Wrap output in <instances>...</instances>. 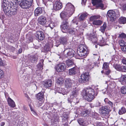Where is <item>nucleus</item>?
Wrapping results in <instances>:
<instances>
[{
  "label": "nucleus",
  "instance_id": "1",
  "mask_svg": "<svg viewBox=\"0 0 126 126\" xmlns=\"http://www.w3.org/2000/svg\"><path fill=\"white\" fill-rule=\"evenodd\" d=\"M98 89L97 87L92 86V88H87L82 91V96L84 99L89 102L92 101L96 94H95V90Z\"/></svg>",
  "mask_w": 126,
  "mask_h": 126
},
{
  "label": "nucleus",
  "instance_id": "2",
  "mask_svg": "<svg viewBox=\"0 0 126 126\" xmlns=\"http://www.w3.org/2000/svg\"><path fill=\"white\" fill-rule=\"evenodd\" d=\"M88 53V49L86 45H80L79 46L77 52V55L79 56L78 58L80 59L79 57L86 56Z\"/></svg>",
  "mask_w": 126,
  "mask_h": 126
},
{
  "label": "nucleus",
  "instance_id": "3",
  "mask_svg": "<svg viewBox=\"0 0 126 126\" xmlns=\"http://www.w3.org/2000/svg\"><path fill=\"white\" fill-rule=\"evenodd\" d=\"M19 6L23 9L28 8L32 4L33 0H16Z\"/></svg>",
  "mask_w": 126,
  "mask_h": 126
},
{
  "label": "nucleus",
  "instance_id": "4",
  "mask_svg": "<svg viewBox=\"0 0 126 126\" xmlns=\"http://www.w3.org/2000/svg\"><path fill=\"white\" fill-rule=\"evenodd\" d=\"M99 37L100 38H101L102 39L100 40V42H97V38L94 35L90 37L89 39V40L92 41L93 43L97 44L99 46H103L105 45L106 42V40L101 36H100Z\"/></svg>",
  "mask_w": 126,
  "mask_h": 126
},
{
  "label": "nucleus",
  "instance_id": "5",
  "mask_svg": "<svg viewBox=\"0 0 126 126\" xmlns=\"http://www.w3.org/2000/svg\"><path fill=\"white\" fill-rule=\"evenodd\" d=\"M64 10L69 14L71 13V15L73 14L75 10L74 6L70 3H68L66 4Z\"/></svg>",
  "mask_w": 126,
  "mask_h": 126
},
{
  "label": "nucleus",
  "instance_id": "6",
  "mask_svg": "<svg viewBox=\"0 0 126 126\" xmlns=\"http://www.w3.org/2000/svg\"><path fill=\"white\" fill-rule=\"evenodd\" d=\"M71 13L70 14H69V13L64 10L61 13L60 16L63 21H67L69 17L72 16L71 15L72 13Z\"/></svg>",
  "mask_w": 126,
  "mask_h": 126
},
{
  "label": "nucleus",
  "instance_id": "7",
  "mask_svg": "<svg viewBox=\"0 0 126 126\" xmlns=\"http://www.w3.org/2000/svg\"><path fill=\"white\" fill-rule=\"evenodd\" d=\"M89 76L88 73H84L82 74L79 79V82L82 83L86 82L88 80Z\"/></svg>",
  "mask_w": 126,
  "mask_h": 126
},
{
  "label": "nucleus",
  "instance_id": "8",
  "mask_svg": "<svg viewBox=\"0 0 126 126\" xmlns=\"http://www.w3.org/2000/svg\"><path fill=\"white\" fill-rule=\"evenodd\" d=\"M92 2L94 5H95L97 7L104 9L103 4L102 3V0H92Z\"/></svg>",
  "mask_w": 126,
  "mask_h": 126
},
{
  "label": "nucleus",
  "instance_id": "9",
  "mask_svg": "<svg viewBox=\"0 0 126 126\" xmlns=\"http://www.w3.org/2000/svg\"><path fill=\"white\" fill-rule=\"evenodd\" d=\"M107 15L111 21L114 20L116 17V13L114 11L112 10H109L107 12Z\"/></svg>",
  "mask_w": 126,
  "mask_h": 126
},
{
  "label": "nucleus",
  "instance_id": "10",
  "mask_svg": "<svg viewBox=\"0 0 126 126\" xmlns=\"http://www.w3.org/2000/svg\"><path fill=\"white\" fill-rule=\"evenodd\" d=\"M66 68V66L65 64L61 63L59 64L56 67V70L58 72H61L64 71Z\"/></svg>",
  "mask_w": 126,
  "mask_h": 126
},
{
  "label": "nucleus",
  "instance_id": "11",
  "mask_svg": "<svg viewBox=\"0 0 126 126\" xmlns=\"http://www.w3.org/2000/svg\"><path fill=\"white\" fill-rule=\"evenodd\" d=\"M113 66L117 70L123 72H126V66L116 64L114 65Z\"/></svg>",
  "mask_w": 126,
  "mask_h": 126
},
{
  "label": "nucleus",
  "instance_id": "12",
  "mask_svg": "<svg viewBox=\"0 0 126 126\" xmlns=\"http://www.w3.org/2000/svg\"><path fill=\"white\" fill-rule=\"evenodd\" d=\"M74 83V81L69 79H66L65 80V84L66 87L68 89L71 88Z\"/></svg>",
  "mask_w": 126,
  "mask_h": 126
},
{
  "label": "nucleus",
  "instance_id": "13",
  "mask_svg": "<svg viewBox=\"0 0 126 126\" xmlns=\"http://www.w3.org/2000/svg\"><path fill=\"white\" fill-rule=\"evenodd\" d=\"M68 27V22L67 21H63L61 26V30L64 33L65 32Z\"/></svg>",
  "mask_w": 126,
  "mask_h": 126
},
{
  "label": "nucleus",
  "instance_id": "14",
  "mask_svg": "<svg viewBox=\"0 0 126 126\" xmlns=\"http://www.w3.org/2000/svg\"><path fill=\"white\" fill-rule=\"evenodd\" d=\"M53 8L55 10H59L61 9L62 7V3L60 1L55 2L53 5Z\"/></svg>",
  "mask_w": 126,
  "mask_h": 126
},
{
  "label": "nucleus",
  "instance_id": "15",
  "mask_svg": "<svg viewBox=\"0 0 126 126\" xmlns=\"http://www.w3.org/2000/svg\"><path fill=\"white\" fill-rule=\"evenodd\" d=\"M38 21L40 24L45 26L47 22L46 21V18L44 16H40L38 19Z\"/></svg>",
  "mask_w": 126,
  "mask_h": 126
},
{
  "label": "nucleus",
  "instance_id": "16",
  "mask_svg": "<svg viewBox=\"0 0 126 126\" xmlns=\"http://www.w3.org/2000/svg\"><path fill=\"white\" fill-rule=\"evenodd\" d=\"M78 90L76 88H73L72 91V94L71 95L70 99H72L74 97H76L78 95L79 93Z\"/></svg>",
  "mask_w": 126,
  "mask_h": 126
},
{
  "label": "nucleus",
  "instance_id": "17",
  "mask_svg": "<svg viewBox=\"0 0 126 126\" xmlns=\"http://www.w3.org/2000/svg\"><path fill=\"white\" fill-rule=\"evenodd\" d=\"M36 38L40 40H43L44 38V36L43 33L41 31L37 32L36 34Z\"/></svg>",
  "mask_w": 126,
  "mask_h": 126
},
{
  "label": "nucleus",
  "instance_id": "18",
  "mask_svg": "<svg viewBox=\"0 0 126 126\" xmlns=\"http://www.w3.org/2000/svg\"><path fill=\"white\" fill-rule=\"evenodd\" d=\"M78 122L80 125L83 126H87L89 124L87 121L81 118H79L78 120Z\"/></svg>",
  "mask_w": 126,
  "mask_h": 126
},
{
  "label": "nucleus",
  "instance_id": "19",
  "mask_svg": "<svg viewBox=\"0 0 126 126\" xmlns=\"http://www.w3.org/2000/svg\"><path fill=\"white\" fill-rule=\"evenodd\" d=\"M64 51L67 52V55L71 57L74 56L75 52L71 48H68L67 50H65Z\"/></svg>",
  "mask_w": 126,
  "mask_h": 126
},
{
  "label": "nucleus",
  "instance_id": "20",
  "mask_svg": "<svg viewBox=\"0 0 126 126\" xmlns=\"http://www.w3.org/2000/svg\"><path fill=\"white\" fill-rule=\"evenodd\" d=\"M42 83L44 87L47 88L51 86L52 84V81L50 80H48L47 81H43Z\"/></svg>",
  "mask_w": 126,
  "mask_h": 126
},
{
  "label": "nucleus",
  "instance_id": "21",
  "mask_svg": "<svg viewBox=\"0 0 126 126\" xmlns=\"http://www.w3.org/2000/svg\"><path fill=\"white\" fill-rule=\"evenodd\" d=\"M119 43L122 50L126 51V43L123 41L121 40L119 41Z\"/></svg>",
  "mask_w": 126,
  "mask_h": 126
},
{
  "label": "nucleus",
  "instance_id": "22",
  "mask_svg": "<svg viewBox=\"0 0 126 126\" xmlns=\"http://www.w3.org/2000/svg\"><path fill=\"white\" fill-rule=\"evenodd\" d=\"M108 110L106 107H102L99 109V112L101 114H105L108 112Z\"/></svg>",
  "mask_w": 126,
  "mask_h": 126
},
{
  "label": "nucleus",
  "instance_id": "23",
  "mask_svg": "<svg viewBox=\"0 0 126 126\" xmlns=\"http://www.w3.org/2000/svg\"><path fill=\"white\" fill-rule=\"evenodd\" d=\"M42 9L41 8L38 7L35 10L34 15L36 16H38L42 13Z\"/></svg>",
  "mask_w": 126,
  "mask_h": 126
},
{
  "label": "nucleus",
  "instance_id": "24",
  "mask_svg": "<svg viewBox=\"0 0 126 126\" xmlns=\"http://www.w3.org/2000/svg\"><path fill=\"white\" fill-rule=\"evenodd\" d=\"M46 26L47 27H49L51 29H52L55 26V24L51 20H50L47 21Z\"/></svg>",
  "mask_w": 126,
  "mask_h": 126
},
{
  "label": "nucleus",
  "instance_id": "25",
  "mask_svg": "<svg viewBox=\"0 0 126 126\" xmlns=\"http://www.w3.org/2000/svg\"><path fill=\"white\" fill-rule=\"evenodd\" d=\"M7 101L9 105L11 107L14 108L15 106L14 102L11 98H8Z\"/></svg>",
  "mask_w": 126,
  "mask_h": 126
},
{
  "label": "nucleus",
  "instance_id": "26",
  "mask_svg": "<svg viewBox=\"0 0 126 126\" xmlns=\"http://www.w3.org/2000/svg\"><path fill=\"white\" fill-rule=\"evenodd\" d=\"M44 93L43 92L39 93L37 94L36 96L37 99L39 101L42 100L44 98Z\"/></svg>",
  "mask_w": 126,
  "mask_h": 126
},
{
  "label": "nucleus",
  "instance_id": "27",
  "mask_svg": "<svg viewBox=\"0 0 126 126\" xmlns=\"http://www.w3.org/2000/svg\"><path fill=\"white\" fill-rule=\"evenodd\" d=\"M59 41L60 44L64 45L66 43L67 39L65 37H61L59 39Z\"/></svg>",
  "mask_w": 126,
  "mask_h": 126
},
{
  "label": "nucleus",
  "instance_id": "28",
  "mask_svg": "<svg viewBox=\"0 0 126 126\" xmlns=\"http://www.w3.org/2000/svg\"><path fill=\"white\" fill-rule=\"evenodd\" d=\"M107 26L106 23H104L103 26L100 27L99 31L103 33H104L106 29Z\"/></svg>",
  "mask_w": 126,
  "mask_h": 126
},
{
  "label": "nucleus",
  "instance_id": "29",
  "mask_svg": "<svg viewBox=\"0 0 126 126\" xmlns=\"http://www.w3.org/2000/svg\"><path fill=\"white\" fill-rule=\"evenodd\" d=\"M119 80L122 84L124 85L126 83V80L122 75L119 79Z\"/></svg>",
  "mask_w": 126,
  "mask_h": 126
},
{
  "label": "nucleus",
  "instance_id": "30",
  "mask_svg": "<svg viewBox=\"0 0 126 126\" xmlns=\"http://www.w3.org/2000/svg\"><path fill=\"white\" fill-rule=\"evenodd\" d=\"M119 21L121 24H125L126 23V18L124 17H121L119 19Z\"/></svg>",
  "mask_w": 126,
  "mask_h": 126
},
{
  "label": "nucleus",
  "instance_id": "31",
  "mask_svg": "<svg viewBox=\"0 0 126 126\" xmlns=\"http://www.w3.org/2000/svg\"><path fill=\"white\" fill-rule=\"evenodd\" d=\"M64 82V79L63 78H60L58 79L57 81V83L60 85H61L63 84Z\"/></svg>",
  "mask_w": 126,
  "mask_h": 126
},
{
  "label": "nucleus",
  "instance_id": "32",
  "mask_svg": "<svg viewBox=\"0 0 126 126\" xmlns=\"http://www.w3.org/2000/svg\"><path fill=\"white\" fill-rule=\"evenodd\" d=\"M76 73L75 68L74 67L69 70V74L70 75H75Z\"/></svg>",
  "mask_w": 126,
  "mask_h": 126
},
{
  "label": "nucleus",
  "instance_id": "33",
  "mask_svg": "<svg viewBox=\"0 0 126 126\" xmlns=\"http://www.w3.org/2000/svg\"><path fill=\"white\" fill-rule=\"evenodd\" d=\"M102 23V21L100 20H94L93 21V25L97 26L100 25Z\"/></svg>",
  "mask_w": 126,
  "mask_h": 126
},
{
  "label": "nucleus",
  "instance_id": "34",
  "mask_svg": "<svg viewBox=\"0 0 126 126\" xmlns=\"http://www.w3.org/2000/svg\"><path fill=\"white\" fill-rule=\"evenodd\" d=\"M126 111L125 108L124 107H122L120 109L119 111V113L120 115H121L125 113Z\"/></svg>",
  "mask_w": 126,
  "mask_h": 126
},
{
  "label": "nucleus",
  "instance_id": "35",
  "mask_svg": "<svg viewBox=\"0 0 126 126\" xmlns=\"http://www.w3.org/2000/svg\"><path fill=\"white\" fill-rule=\"evenodd\" d=\"M66 63L68 67H71L73 64V61L70 60H68L66 61Z\"/></svg>",
  "mask_w": 126,
  "mask_h": 126
},
{
  "label": "nucleus",
  "instance_id": "36",
  "mask_svg": "<svg viewBox=\"0 0 126 126\" xmlns=\"http://www.w3.org/2000/svg\"><path fill=\"white\" fill-rule=\"evenodd\" d=\"M100 17V16L99 15L94 16L90 17V20L91 21H93L94 20H95L96 19L99 18Z\"/></svg>",
  "mask_w": 126,
  "mask_h": 126
},
{
  "label": "nucleus",
  "instance_id": "37",
  "mask_svg": "<svg viewBox=\"0 0 126 126\" xmlns=\"http://www.w3.org/2000/svg\"><path fill=\"white\" fill-rule=\"evenodd\" d=\"M121 92L123 94H126V86L124 85L121 88Z\"/></svg>",
  "mask_w": 126,
  "mask_h": 126
},
{
  "label": "nucleus",
  "instance_id": "38",
  "mask_svg": "<svg viewBox=\"0 0 126 126\" xmlns=\"http://www.w3.org/2000/svg\"><path fill=\"white\" fill-rule=\"evenodd\" d=\"M9 7L6 4H5L3 5V9L5 12H7L9 11Z\"/></svg>",
  "mask_w": 126,
  "mask_h": 126
},
{
  "label": "nucleus",
  "instance_id": "39",
  "mask_svg": "<svg viewBox=\"0 0 126 126\" xmlns=\"http://www.w3.org/2000/svg\"><path fill=\"white\" fill-rule=\"evenodd\" d=\"M87 14H82L79 17V20H83L87 16Z\"/></svg>",
  "mask_w": 126,
  "mask_h": 126
},
{
  "label": "nucleus",
  "instance_id": "40",
  "mask_svg": "<svg viewBox=\"0 0 126 126\" xmlns=\"http://www.w3.org/2000/svg\"><path fill=\"white\" fill-rule=\"evenodd\" d=\"M51 0H43V2L45 5L46 6H48L50 5L49 2Z\"/></svg>",
  "mask_w": 126,
  "mask_h": 126
},
{
  "label": "nucleus",
  "instance_id": "41",
  "mask_svg": "<svg viewBox=\"0 0 126 126\" xmlns=\"http://www.w3.org/2000/svg\"><path fill=\"white\" fill-rule=\"evenodd\" d=\"M31 59L32 62H34L37 60V56L35 55L34 56H33L31 58Z\"/></svg>",
  "mask_w": 126,
  "mask_h": 126
},
{
  "label": "nucleus",
  "instance_id": "42",
  "mask_svg": "<svg viewBox=\"0 0 126 126\" xmlns=\"http://www.w3.org/2000/svg\"><path fill=\"white\" fill-rule=\"evenodd\" d=\"M78 114H80L82 116H84L86 115V113L84 111H81V110H79V111Z\"/></svg>",
  "mask_w": 126,
  "mask_h": 126
},
{
  "label": "nucleus",
  "instance_id": "43",
  "mask_svg": "<svg viewBox=\"0 0 126 126\" xmlns=\"http://www.w3.org/2000/svg\"><path fill=\"white\" fill-rule=\"evenodd\" d=\"M109 67V64L107 63H105L103 64V68L105 69H107Z\"/></svg>",
  "mask_w": 126,
  "mask_h": 126
},
{
  "label": "nucleus",
  "instance_id": "44",
  "mask_svg": "<svg viewBox=\"0 0 126 126\" xmlns=\"http://www.w3.org/2000/svg\"><path fill=\"white\" fill-rule=\"evenodd\" d=\"M94 64L93 63H90L88 66V68L90 69H92L94 67Z\"/></svg>",
  "mask_w": 126,
  "mask_h": 126
},
{
  "label": "nucleus",
  "instance_id": "45",
  "mask_svg": "<svg viewBox=\"0 0 126 126\" xmlns=\"http://www.w3.org/2000/svg\"><path fill=\"white\" fill-rule=\"evenodd\" d=\"M126 37V35L124 33H122L121 34H120L119 37L120 38H124Z\"/></svg>",
  "mask_w": 126,
  "mask_h": 126
},
{
  "label": "nucleus",
  "instance_id": "46",
  "mask_svg": "<svg viewBox=\"0 0 126 126\" xmlns=\"http://www.w3.org/2000/svg\"><path fill=\"white\" fill-rule=\"evenodd\" d=\"M104 124L101 122H97L96 123V126H104Z\"/></svg>",
  "mask_w": 126,
  "mask_h": 126
},
{
  "label": "nucleus",
  "instance_id": "47",
  "mask_svg": "<svg viewBox=\"0 0 126 126\" xmlns=\"http://www.w3.org/2000/svg\"><path fill=\"white\" fill-rule=\"evenodd\" d=\"M62 90V91L61 92L59 91V92L60 93H62L63 95L66 94V92L64 89H63Z\"/></svg>",
  "mask_w": 126,
  "mask_h": 126
},
{
  "label": "nucleus",
  "instance_id": "48",
  "mask_svg": "<svg viewBox=\"0 0 126 126\" xmlns=\"http://www.w3.org/2000/svg\"><path fill=\"white\" fill-rule=\"evenodd\" d=\"M37 66L39 70H41L42 69V66L41 64L39 63L38 64Z\"/></svg>",
  "mask_w": 126,
  "mask_h": 126
},
{
  "label": "nucleus",
  "instance_id": "49",
  "mask_svg": "<svg viewBox=\"0 0 126 126\" xmlns=\"http://www.w3.org/2000/svg\"><path fill=\"white\" fill-rule=\"evenodd\" d=\"M74 31V30L71 29L70 30V31H69V32L71 34H74L75 33Z\"/></svg>",
  "mask_w": 126,
  "mask_h": 126
},
{
  "label": "nucleus",
  "instance_id": "50",
  "mask_svg": "<svg viewBox=\"0 0 126 126\" xmlns=\"http://www.w3.org/2000/svg\"><path fill=\"white\" fill-rule=\"evenodd\" d=\"M43 102L41 101H40L37 104V106L39 107L40 106H41Z\"/></svg>",
  "mask_w": 126,
  "mask_h": 126
},
{
  "label": "nucleus",
  "instance_id": "51",
  "mask_svg": "<svg viewBox=\"0 0 126 126\" xmlns=\"http://www.w3.org/2000/svg\"><path fill=\"white\" fill-rule=\"evenodd\" d=\"M6 65V63L4 61H0V66H5Z\"/></svg>",
  "mask_w": 126,
  "mask_h": 126
},
{
  "label": "nucleus",
  "instance_id": "52",
  "mask_svg": "<svg viewBox=\"0 0 126 126\" xmlns=\"http://www.w3.org/2000/svg\"><path fill=\"white\" fill-rule=\"evenodd\" d=\"M107 104H109L110 106V107H112L113 105V103L110 101H109Z\"/></svg>",
  "mask_w": 126,
  "mask_h": 126
},
{
  "label": "nucleus",
  "instance_id": "53",
  "mask_svg": "<svg viewBox=\"0 0 126 126\" xmlns=\"http://www.w3.org/2000/svg\"><path fill=\"white\" fill-rule=\"evenodd\" d=\"M0 77H3L4 76V73L3 71L0 70Z\"/></svg>",
  "mask_w": 126,
  "mask_h": 126
},
{
  "label": "nucleus",
  "instance_id": "54",
  "mask_svg": "<svg viewBox=\"0 0 126 126\" xmlns=\"http://www.w3.org/2000/svg\"><path fill=\"white\" fill-rule=\"evenodd\" d=\"M122 62L123 64L126 65V59L123 58L122 60Z\"/></svg>",
  "mask_w": 126,
  "mask_h": 126
},
{
  "label": "nucleus",
  "instance_id": "55",
  "mask_svg": "<svg viewBox=\"0 0 126 126\" xmlns=\"http://www.w3.org/2000/svg\"><path fill=\"white\" fill-rule=\"evenodd\" d=\"M122 9L124 10H126V4H125L123 6Z\"/></svg>",
  "mask_w": 126,
  "mask_h": 126
},
{
  "label": "nucleus",
  "instance_id": "56",
  "mask_svg": "<svg viewBox=\"0 0 126 126\" xmlns=\"http://www.w3.org/2000/svg\"><path fill=\"white\" fill-rule=\"evenodd\" d=\"M104 101L105 103H108V102L110 101L107 98H105L104 100Z\"/></svg>",
  "mask_w": 126,
  "mask_h": 126
},
{
  "label": "nucleus",
  "instance_id": "57",
  "mask_svg": "<svg viewBox=\"0 0 126 126\" xmlns=\"http://www.w3.org/2000/svg\"><path fill=\"white\" fill-rule=\"evenodd\" d=\"M86 1V0H82V4L85 5Z\"/></svg>",
  "mask_w": 126,
  "mask_h": 126
},
{
  "label": "nucleus",
  "instance_id": "58",
  "mask_svg": "<svg viewBox=\"0 0 126 126\" xmlns=\"http://www.w3.org/2000/svg\"><path fill=\"white\" fill-rule=\"evenodd\" d=\"M31 109L32 113L34 114L35 115L36 114L35 112L31 108Z\"/></svg>",
  "mask_w": 126,
  "mask_h": 126
},
{
  "label": "nucleus",
  "instance_id": "59",
  "mask_svg": "<svg viewBox=\"0 0 126 126\" xmlns=\"http://www.w3.org/2000/svg\"><path fill=\"white\" fill-rule=\"evenodd\" d=\"M22 49L21 48H20L18 50V52L19 53H21L22 52Z\"/></svg>",
  "mask_w": 126,
  "mask_h": 126
},
{
  "label": "nucleus",
  "instance_id": "60",
  "mask_svg": "<svg viewBox=\"0 0 126 126\" xmlns=\"http://www.w3.org/2000/svg\"><path fill=\"white\" fill-rule=\"evenodd\" d=\"M110 70H109L106 73V74L107 75H108L110 73Z\"/></svg>",
  "mask_w": 126,
  "mask_h": 126
},
{
  "label": "nucleus",
  "instance_id": "61",
  "mask_svg": "<svg viewBox=\"0 0 126 126\" xmlns=\"http://www.w3.org/2000/svg\"><path fill=\"white\" fill-rule=\"evenodd\" d=\"M5 124V123L4 122H2L0 124V126H3Z\"/></svg>",
  "mask_w": 126,
  "mask_h": 126
},
{
  "label": "nucleus",
  "instance_id": "62",
  "mask_svg": "<svg viewBox=\"0 0 126 126\" xmlns=\"http://www.w3.org/2000/svg\"><path fill=\"white\" fill-rule=\"evenodd\" d=\"M122 75L126 80V75Z\"/></svg>",
  "mask_w": 126,
  "mask_h": 126
},
{
  "label": "nucleus",
  "instance_id": "63",
  "mask_svg": "<svg viewBox=\"0 0 126 126\" xmlns=\"http://www.w3.org/2000/svg\"><path fill=\"white\" fill-rule=\"evenodd\" d=\"M13 14L15 15L16 14V11H14L13 12Z\"/></svg>",
  "mask_w": 126,
  "mask_h": 126
},
{
  "label": "nucleus",
  "instance_id": "64",
  "mask_svg": "<svg viewBox=\"0 0 126 126\" xmlns=\"http://www.w3.org/2000/svg\"><path fill=\"white\" fill-rule=\"evenodd\" d=\"M49 50V47H48V48L47 49H46V50L47 51H48V50Z\"/></svg>",
  "mask_w": 126,
  "mask_h": 126
}]
</instances>
